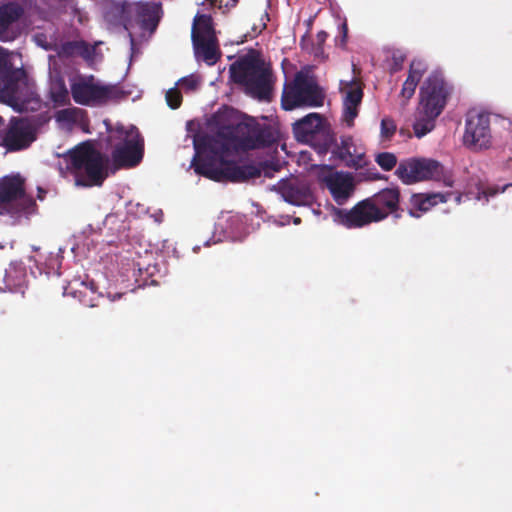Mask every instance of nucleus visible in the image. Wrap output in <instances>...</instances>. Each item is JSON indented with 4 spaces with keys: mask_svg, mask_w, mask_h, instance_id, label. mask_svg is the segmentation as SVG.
Instances as JSON below:
<instances>
[{
    "mask_svg": "<svg viewBox=\"0 0 512 512\" xmlns=\"http://www.w3.org/2000/svg\"><path fill=\"white\" fill-rule=\"evenodd\" d=\"M181 100H182V97H181V94H180L178 89L171 88V89H169L167 91V93H166V101H167V104L172 109L178 108L180 106V104H181Z\"/></svg>",
    "mask_w": 512,
    "mask_h": 512,
    "instance_id": "c756f323",
    "label": "nucleus"
},
{
    "mask_svg": "<svg viewBox=\"0 0 512 512\" xmlns=\"http://www.w3.org/2000/svg\"><path fill=\"white\" fill-rule=\"evenodd\" d=\"M454 195L453 192L418 193V211L427 212L440 203H446Z\"/></svg>",
    "mask_w": 512,
    "mask_h": 512,
    "instance_id": "5701e85b",
    "label": "nucleus"
},
{
    "mask_svg": "<svg viewBox=\"0 0 512 512\" xmlns=\"http://www.w3.org/2000/svg\"><path fill=\"white\" fill-rule=\"evenodd\" d=\"M509 186H512V183L504 185V186L501 188V190H499L498 188H488L486 191H484V194H485V196H486L487 198H488V197H492V196L496 195V194H497V193H499V192H504V191H505V189H506L507 187H509Z\"/></svg>",
    "mask_w": 512,
    "mask_h": 512,
    "instance_id": "473e14b6",
    "label": "nucleus"
},
{
    "mask_svg": "<svg viewBox=\"0 0 512 512\" xmlns=\"http://www.w3.org/2000/svg\"><path fill=\"white\" fill-rule=\"evenodd\" d=\"M195 155L191 165L197 174L215 181H245L254 175L253 168L228 161L232 154L230 143L222 136L195 137Z\"/></svg>",
    "mask_w": 512,
    "mask_h": 512,
    "instance_id": "f257e3e1",
    "label": "nucleus"
},
{
    "mask_svg": "<svg viewBox=\"0 0 512 512\" xmlns=\"http://www.w3.org/2000/svg\"><path fill=\"white\" fill-rule=\"evenodd\" d=\"M490 124V114L475 110L469 111L465 119L463 145L473 152L490 149L493 144Z\"/></svg>",
    "mask_w": 512,
    "mask_h": 512,
    "instance_id": "9b49d317",
    "label": "nucleus"
},
{
    "mask_svg": "<svg viewBox=\"0 0 512 512\" xmlns=\"http://www.w3.org/2000/svg\"><path fill=\"white\" fill-rule=\"evenodd\" d=\"M340 33H341V37L339 39H337V43L340 46H344L346 44V39H347V24L345 22L342 23L340 26Z\"/></svg>",
    "mask_w": 512,
    "mask_h": 512,
    "instance_id": "2f4dec72",
    "label": "nucleus"
},
{
    "mask_svg": "<svg viewBox=\"0 0 512 512\" xmlns=\"http://www.w3.org/2000/svg\"><path fill=\"white\" fill-rule=\"evenodd\" d=\"M399 202V191L384 189L373 197L359 202L351 210H334V220L348 228H357L371 222H378L394 211Z\"/></svg>",
    "mask_w": 512,
    "mask_h": 512,
    "instance_id": "20e7f679",
    "label": "nucleus"
},
{
    "mask_svg": "<svg viewBox=\"0 0 512 512\" xmlns=\"http://www.w3.org/2000/svg\"><path fill=\"white\" fill-rule=\"evenodd\" d=\"M106 127L110 133V140L117 141L112 152V159L119 167H132L140 163L143 158V141L138 130L133 127L117 125L114 129Z\"/></svg>",
    "mask_w": 512,
    "mask_h": 512,
    "instance_id": "0eeeda50",
    "label": "nucleus"
},
{
    "mask_svg": "<svg viewBox=\"0 0 512 512\" xmlns=\"http://www.w3.org/2000/svg\"><path fill=\"white\" fill-rule=\"evenodd\" d=\"M296 139L303 143L312 144L316 140L326 142L329 136L328 125L318 113H310L293 124Z\"/></svg>",
    "mask_w": 512,
    "mask_h": 512,
    "instance_id": "2eb2a0df",
    "label": "nucleus"
},
{
    "mask_svg": "<svg viewBox=\"0 0 512 512\" xmlns=\"http://www.w3.org/2000/svg\"><path fill=\"white\" fill-rule=\"evenodd\" d=\"M42 43H43V40H40V42H38V45L42 46Z\"/></svg>",
    "mask_w": 512,
    "mask_h": 512,
    "instance_id": "58836bf2",
    "label": "nucleus"
},
{
    "mask_svg": "<svg viewBox=\"0 0 512 512\" xmlns=\"http://www.w3.org/2000/svg\"><path fill=\"white\" fill-rule=\"evenodd\" d=\"M35 140V127L27 119L12 120L4 142L10 150H20L29 146Z\"/></svg>",
    "mask_w": 512,
    "mask_h": 512,
    "instance_id": "f3484780",
    "label": "nucleus"
},
{
    "mask_svg": "<svg viewBox=\"0 0 512 512\" xmlns=\"http://www.w3.org/2000/svg\"><path fill=\"white\" fill-rule=\"evenodd\" d=\"M419 66H420V63L418 62V70H417V73H418V81L420 80L421 73L426 71V67H424V68H423V70H422V71H420Z\"/></svg>",
    "mask_w": 512,
    "mask_h": 512,
    "instance_id": "f704fd0d",
    "label": "nucleus"
},
{
    "mask_svg": "<svg viewBox=\"0 0 512 512\" xmlns=\"http://www.w3.org/2000/svg\"><path fill=\"white\" fill-rule=\"evenodd\" d=\"M70 89L74 101L81 105L101 102L110 96V89L92 76L73 77L70 81Z\"/></svg>",
    "mask_w": 512,
    "mask_h": 512,
    "instance_id": "ddd939ff",
    "label": "nucleus"
},
{
    "mask_svg": "<svg viewBox=\"0 0 512 512\" xmlns=\"http://www.w3.org/2000/svg\"><path fill=\"white\" fill-rule=\"evenodd\" d=\"M282 198L292 205H306L312 201V193L309 186L299 180L291 179L279 186Z\"/></svg>",
    "mask_w": 512,
    "mask_h": 512,
    "instance_id": "6ab92c4d",
    "label": "nucleus"
},
{
    "mask_svg": "<svg viewBox=\"0 0 512 512\" xmlns=\"http://www.w3.org/2000/svg\"><path fill=\"white\" fill-rule=\"evenodd\" d=\"M396 125L393 120L384 118L381 121V137L382 139H389L395 132Z\"/></svg>",
    "mask_w": 512,
    "mask_h": 512,
    "instance_id": "7c9ffc66",
    "label": "nucleus"
},
{
    "mask_svg": "<svg viewBox=\"0 0 512 512\" xmlns=\"http://www.w3.org/2000/svg\"><path fill=\"white\" fill-rule=\"evenodd\" d=\"M317 178L339 205L344 204L355 190V180L351 174L335 171L330 167L318 168Z\"/></svg>",
    "mask_w": 512,
    "mask_h": 512,
    "instance_id": "f8f14e48",
    "label": "nucleus"
},
{
    "mask_svg": "<svg viewBox=\"0 0 512 512\" xmlns=\"http://www.w3.org/2000/svg\"><path fill=\"white\" fill-rule=\"evenodd\" d=\"M66 167L60 168L66 176L70 172L78 186L101 185L107 176L106 160L90 144H82L63 157Z\"/></svg>",
    "mask_w": 512,
    "mask_h": 512,
    "instance_id": "39448f33",
    "label": "nucleus"
},
{
    "mask_svg": "<svg viewBox=\"0 0 512 512\" xmlns=\"http://www.w3.org/2000/svg\"><path fill=\"white\" fill-rule=\"evenodd\" d=\"M50 98L58 106L69 103V92L62 80H56L51 83Z\"/></svg>",
    "mask_w": 512,
    "mask_h": 512,
    "instance_id": "b1692460",
    "label": "nucleus"
},
{
    "mask_svg": "<svg viewBox=\"0 0 512 512\" xmlns=\"http://www.w3.org/2000/svg\"><path fill=\"white\" fill-rule=\"evenodd\" d=\"M375 161L385 171H390L397 163L396 156L389 152L378 154Z\"/></svg>",
    "mask_w": 512,
    "mask_h": 512,
    "instance_id": "bb28decb",
    "label": "nucleus"
},
{
    "mask_svg": "<svg viewBox=\"0 0 512 512\" xmlns=\"http://www.w3.org/2000/svg\"><path fill=\"white\" fill-rule=\"evenodd\" d=\"M129 12H135L143 26L156 25L160 17V7L156 3H135Z\"/></svg>",
    "mask_w": 512,
    "mask_h": 512,
    "instance_id": "4be33fe9",
    "label": "nucleus"
},
{
    "mask_svg": "<svg viewBox=\"0 0 512 512\" xmlns=\"http://www.w3.org/2000/svg\"><path fill=\"white\" fill-rule=\"evenodd\" d=\"M35 211L36 204L25 194L24 181L20 176H6L0 180V214L9 213L21 218Z\"/></svg>",
    "mask_w": 512,
    "mask_h": 512,
    "instance_id": "1a4fd4ad",
    "label": "nucleus"
},
{
    "mask_svg": "<svg viewBox=\"0 0 512 512\" xmlns=\"http://www.w3.org/2000/svg\"><path fill=\"white\" fill-rule=\"evenodd\" d=\"M42 43H43V40H40V42H38V45L42 46Z\"/></svg>",
    "mask_w": 512,
    "mask_h": 512,
    "instance_id": "a19ab883",
    "label": "nucleus"
},
{
    "mask_svg": "<svg viewBox=\"0 0 512 512\" xmlns=\"http://www.w3.org/2000/svg\"><path fill=\"white\" fill-rule=\"evenodd\" d=\"M0 101L17 111L39 104L33 81L22 68L21 55L0 47Z\"/></svg>",
    "mask_w": 512,
    "mask_h": 512,
    "instance_id": "f03ea898",
    "label": "nucleus"
},
{
    "mask_svg": "<svg viewBox=\"0 0 512 512\" xmlns=\"http://www.w3.org/2000/svg\"><path fill=\"white\" fill-rule=\"evenodd\" d=\"M435 181L453 187V172L435 159L418 157V182Z\"/></svg>",
    "mask_w": 512,
    "mask_h": 512,
    "instance_id": "dca6fc26",
    "label": "nucleus"
},
{
    "mask_svg": "<svg viewBox=\"0 0 512 512\" xmlns=\"http://www.w3.org/2000/svg\"><path fill=\"white\" fill-rule=\"evenodd\" d=\"M294 222H295L296 224H298V223H299V219H298V218H296V219L294 220Z\"/></svg>",
    "mask_w": 512,
    "mask_h": 512,
    "instance_id": "79ce46f5",
    "label": "nucleus"
},
{
    "mask_svg": "<svg viewBox=\"0 0 512 512\" xmlns=\"http://www.w3.org/2000/svg\"><path fill=\"white\" fill-rule=\"evenodd\" d=\"M452 90L440 72H433L424 81L418 101V139L434 130Z\"/></svg>",
    "mask_w": 512,
    "mask_h": 512,
    "instance_id": "7ed1b4c3",
    "label": "nucleus"
},
{
    "mask_svg": "<svg viewBox=\"0 0 512 512\" xmlns=\"http://www.w3.org/2000/svg\"><path fill=\"white\" fill-rule=\"evenodd\" d=\"M177 84L182 90L193 91L198 87L199 79L194 75H190L180 79Z\"/></svg>",
    "mask_w": 512,
    "mask_h": 512,
    "instance_id": "c85d7f7f",
    "label": "nucleus"
},
{
    "mask_svg": "<svg viewBox=\"0 0 512 512\" xmlns=\"http://www.w3.org/2000/svg\"><path fill=\"white\" fill-rule=\"evenodd\" d=\"M129 35H130V37H131V44L133 45V44H134V39H133V37H132V35H131V32H129Z\"/></svg>",
    "mask_w": 512,
    "mask_h": 512,
    "instance_id": "4c0bfd02",
    "label": "nucleus"
},
{
    "mask_svg": "<svg viewBox=\"0 0 512 512\" xmlns=\"http://www.w3.org/2000/svg\"><path fill=\"white\" fill-rule=\"evenodd\" d=\"M230 74L232 80L241 84L252 97L268 98L271 87L270 68L257 52L251 51L241 56L231 66Z\"/></svg>",
    "mask_w": 512,
    "mask_h": 512,
    "instance_id": "423d86ee",
    "label": "nucleus"
},
{
    "mask_svg": "<svg viewBox=\"0 0 512 512\" xmlns=\"http://www.w3.org/2000/svg\"><path fill=\"white\" fill-rule=\"evenodd\" d=\"M339 91L342 97V121L351 127L359 114L362 103V84L355 77L350 80H341Z\"/></svg>",
    "mask_w": 512,
    "mask_h": 512,
    "instance_id": "4468645a",
    "label": "nucleus"
},
{
    "mask_svg": "<svg viewBox=\"0 0 512 512\" xmlns=\"http://www.w3.org/2000/svg\"><path fill=\"white\" fill-rule=\"evenodd\" d=\"M324 94L315 79L305 72L296 74L294 81L285 86L281 104L285 110L297 107H318L323 104Z\"/></svg>",
    "mask_w": 512,
    "mask_h": 512,
    "instance_id": "6e6552de",
    "label": "nucleus"
},
{
    "mask_svg": "<svg viewBox=\"0 0 512 512\" xmlns=\"http://www.w3.org/2000/svg\"><path fill=\"white\" fill-rule=\"evenodd\" d=\"M230 2H231V3H230V6H232V7H233V6H235V5H236V3L238 2V0H230ZM225 5H226V6H229V3H226Z\"/></svg>",
    "mask_w": 512,
    "mask_h": 512,
    "instance_id": "c9c22d12",
    "label": "nucleus"
},
{
    "mask_svg": "<svg viewBox=\"0 0 512 512\" xmlns=\"http://www.w3.org/2000/svg\"><path fill=\"white\" fill-rule=\"evenodd\" d=\"M23 14V9L14 3L0 6V40L11 41L19 33L18 20Z\"/></svg>",
    "mask_w": 512,
    "mask_h": 512,
    "instance_id": "a211bd4d",
    "label": "nucleus"
},
{
    "mask_svg": "<svg viewBox=\"0 0 512 512\" xmlns=\"http://www.w3.org/2000/svg\"><path fill=\"white\" fill-rule=\"evenodd\" d=\"M84 117L85 112L75 107L59 110L54 115L59 128L65 131H70L75 126H82Z\"/></svg>",
    "mask_w": 512,
    "mask_h": 512,
    "instance_id": "412c9836",
    "label": "nucleus"
},
{
    "mask_svg": "<svg viewBox=\"0 0 512 512\" xmlns=\"http://www.w3.org/2000/svg\"><path fill=\"white\" fill-rule=\"evenodd\" d=\"M242 148L244 149H253L259 146L257 141L247 140L244 143H242Z\"/></svg>",
    "mask_w": 512,
    "mask_h": 512,
    "instance_id": "72a5a7b5",
    "label": "nucleus"
},
{
    "mask_svg": "<svg viewBox=\"0 0 512 512\" xmlns=\"http://www.w3.org/2000/svg\"><path fill=\"white\" fill-rule=\"evenodd\" d=\"M416 90V81L414 79L413 72H410L407 80L404 82L402 90H401V103L400 105L404 108L406 102L411 99Z\"/></svg>",
    "mask_w": 512,
    "mask_h": 512,
    "instance_id": "a878e982",
    "label": "nucleus"
},
{
    "mask_svg": "<svg viewBox=\"0 0 512 512\" xmlns=\"http://www.w3.org/2000/svg\"><path fill=\"white\" fill-rule=\"evenodd\" d=\"M339 157L346 165L354 168L362 167L365 164V150L351 137H343L338 147Z\"/></svg>",
    "mask_w": 512,
    "mask_h": 512,
    "instance_id": "aec40b11",
    "label": "nucleus"
},
{
    "mask_svg": "<svg viewBox=\"0 0 512 512\" xmlns=\"http://www.w3.org/2000/svg\"><path fill=\"white\" fill-rule=\"evenodd\" d=\"M192 41L195 56L198 60H203L208 65L217 62L220 52L210 16L204 14L195 16L192 27Z\"/></svg>",
    "mask_w": 512,
    "mask_h": 512,
    "instance_id": "9d476101",
    "label": "nucleus"
},
{
    "mask_svg": "<svg viewBox=\"0 0 512 512\" xmlns=\"http://www.w3.org/2000/svg\"><path fill=\"white\" fill-rule=\"evenodd\" d=\"M397 176L405 184H413L416 182V160L410 159L401 162L396 170Z\"/></svg>",
    "mask_w": 512,
    "mask_h": 512,
    "instance_id": "393cba45",
    "label": "nucleus"
},
{
    "mask_svg": "<svg viewBox=\"0 0 512 512\" xmlns=\"http://www.w3.org/2000/svg\"><path fill=\"white\" fill-rule=\"evenodd\" d=\"M42 43H43V40H40V42H38V45L42 46Z\"/></svg>",
    "mask_w": 512,
    "mask_h": 512,
    "instance_id": "ea45409f",
    "label": "nucleus"
},
{
    "mask_svg": "<svg viewBox=\"0 0 512 512\" xmlns=\"http://www.w3.org/2000/svg\"><path fill=\"white\" fill-rule=\"evenodd\" d=\"M461 198H462L461 194H456L455 195V200H456L457 203H460Z\"/></svg>",
    "mask_w": 512,
    "mask_h": 512,
    "instance_id": "e433bc0d",
    "label": "nucleus"
},
{
    "mask_svg": "<svg viewBox=\"0 0 512 512\" xmlns=\"http://www.w3.org/2000/svg\"><path fill=\"white\" fill-rule=\"evenodd\" d=\"M73 52L78 53L83 58L89 61H94L95 59V47H91L85 42L74 43Z\"/></svg>",
    "mask_w": 512,
    "mask_h": 512,
    "instance_id": "cd10ccee",
    "label": "nucleus"
}]
</instances>
